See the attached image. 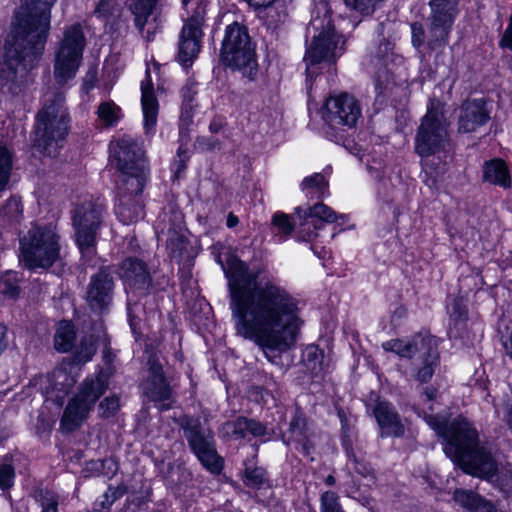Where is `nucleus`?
<instances>
[{
    "label": "nucleus",
    "instance_id": "obj_1",
    "mask_svg": "<svg viewBox=\"0 0 512 512\" xmlns=\"http://www.w3.org/2000/svg\"><path fill=\"white\" fill-rule=\"evenodd\" d=\"M221 264L228 280L236 334L253 342L272 364L296 343L303 324L298 300L260 270L230 256Z\"/></svg>",
    "mask_w": 512,
    "mask_h": 512
},
{
    "label": "nucleus",
    "instance_id": "obj_2",
    "mask_svg": "<svg viewBox=\"0 0 512 512\" xmlns=\"http://www.w3.org/2000/svg\"><path fill=\"white\" fill-rule=\"evenodd\" d=\"M436 391L427 388L421 395V401L427 403L428 410H435L432 400ZM427 424L445 440V454L461 469L470 475L486 478L496 484L502 491L512 494V465H507L498 472V468L485 447L478 444L476 429L464 418L455 419L448 426L445 418L428 413L425 407L418 411Z\"/></svg>",
    "mask_w": 512,
    "mask_h": 512
},
{
    "label": "nucleus",
    "instance_id": "obj_3",
    "mask_svg": "<svg viewBox=\"0 0 512 512\" xmlns=\"http://www.w3.org/2000/svg\"><path fill=\"white\" fill-rule=\"evenodd\" d=\"M49 0H25L5 39L0 60V89L17 93L27 68L43 52L50 24Z\"/></svg>",
    "mask_w": 512,
    "mask_h": 512
},
{
    "label": "nucleus",
    "instance_id": "obj_4",
    "mask_svg": "<svg viewBox=\"0 0 512 512\" xmlns=\"http://www.w3.org/2000/svg\"><path fill=\"white\" fill-rule=\"evenodd\" d=\"M306 43L304 61L307 77L313 76L315 65L332 63L343 54V36L335 31L325 1L318 3L312 12V19L306 29Z\"/></svg>",
    "mask_w": 512,
    "mask_h": 512
},
{
    "label": "nucleus",
    "instance_id": "obj_5",
    "mask_svg": "<svg viewBox=\"0 0 512 512\" xmlns=\"http://www.w3.org/2000/svg\"><path fill=\"white\" fill-rule=\"evenodd\" d=\"M110 161L121 174L119 183L125 190L141 193L147 181L148 170L144 153L137 141L128 135L110 142Z\"/></svg>",
    "mask_w": 512,
    "mask_h": 512
},
{
    "label": "nucleus",
    "instance_id": "obj_6",
    "mask_svg": "<svg viewBox=\"0 0 512 512\" xmlns=\"http://www.w3.org/2000/svg\"><path fill=\"white\" fill-rule=\"evenodd\" d=\"M449 125L444 104L436 98H430L427 111L417 128L414 148L421 157H428L444 151L449 145Z\"/></svg>",
    "mask_w": 512,
    "mask_h": 512
},
{
    "label": "nucleus",
    "instance_id": "obj_7",
    "mask_svg": "<svg viewBox=\"0 0 512 512\" xmlns=\"http://www.w3.org/2000/svg\"><path fill=\"white\" fill-rule=\"evenodd\" d=\"M20 252L28 269L49 268L60 258L59 236L51 227L32 225L20 237Z\"/></svg>",
    "mask_w": 512,
    "mask_h": 512
},
{
    "label": "nucleus",
    "instance_id": "obj_8",
    "mask_svg": "<svg viewBox=\"0 0 512 512\" xmlns=\"http://www.w3.org/2000/svg\"><path fill=\"white\" fill-rule=\"evenodd\" d=\"M221 59L227 66L241 71L250 80L255 78L257 61L246 27L237 22L226 27Z\"/></svg>",
    "mask_w": 512,
    "mask_h": 512
},
{
    "label": "nucleus",
    "instance_id": "obj_9",
    "mask_svg": "<svg viewBox=\"0 0 512 512\" xmlns=\"http://www.w3.org/2000/svg\"><path fill=\"white\" fill-rule=\"evenodd\" d=\"M63 102L62 95L55 96L52 103L46 105L37 116L38 145L50 156L56 154L69 132L70 119Z\"/></svg>",
    "mask_w": 512,
    "mask_h": 512
},
{
    "label": "nucleus",
    "instance_id": "obj_10",
    "mask_svg": "<svg viewBox=\"0 0 512 512\" xmlns=\"http://www.w3.org/2000/svg\"><path fill=\"white\" fill-rule=\"evenodd\" d=\"M187 13L179 36L178 60L185 66H191L197 57L203 36L202 26L205 20L206 3L204 0H181Z\"/></svg>",
    "mask_w": 512,
    "mask_h": 512
},
{
    "label": "nucleus",
    "instance_id": "obj_11",
    "mask_svg": "<svg viewBox=\"0 0 512 512\" xmlns=\"http://www.w3.org/2000/svg\"><path fill=\"white\" fill-rule=\"evenodd\" d=\"M107 388L108 382L104 374L99 373L95 378H87L77 395L69 401L61 419V428L73 431L80 427Z\"/></svg>",
    "mask_w": 512,
    "mask_h": 512
},
{
    "label": "nucleus",
    "instance_id": "obj_12",
    "mask_svg": "<svg viewBox=\"0 0 512 512\" xmlns=\"http://www.w3.org/2000/svg\"><path fill=\"white\" fill-rule=\"evenodd\" d=\"M85 39L80 25H72L65 33L56 51L54 77L58 84H64L75 77L82 61Z\"/></svg>",
    "mask_w": 512,
    "mask_h": 512
},
{
    "label": "nucleus",
    "instance_id": "obj_13",
    "mask_svg": "<svg viewBox=\"0 0 512 512\" xmlns=\"http://www.w3.org/2000/svg\"><path fill=\"white\" fill-rule=\"evenodd\" d=\"M104 205L92 199L79 205L73 215V224L76 229V242L83 255L92 252L96 231L101 224Z\"/></svg>",
    "mask_w": 512,
    "mask_h": 512
},
{
    "label": "nucleus",
    "instance_id": "obj_14",
    "mask_svg": "<svg viewBox=\"0 0 512 512\" xmlns=\"http://www.w3.org/2000/svg\"><path fill=\"white\" fill-rule=\"evenodd\" d=\"M428 45L434 49L448 41L455 18L459 12V0H431Z\"/></svg>",
    "mask_w": 512,
    "mask_h": 512
},
{
    "label": "nucleus",
    "instance_id": "obj_15",
    "mask_svg": "<svg viewBox=\"0 0 512 512\" xmlns=\"http://www.w3.org/2000/svg\"><path fill=\"white\" fill-rule=\"evenodd\" d=\"M323 117L332 127L352 128L361 117V108L355 97L348 93L332 95L325 102Z\"/></svg>",
    "mask_w": 512,
    "mask_h": 512
},
{
    "label": "nucleus",
    "instance_id": "obj_16",
    "mask_svg": "<svg viewBox=\"0 0 512 512\" xmlns=\"http://www.w3.org/2000/svg\"><path fill=\"white\" fill-rule=\"evenodd\" d=\"M185 436L201 464L210 472L219 473L223 468V461L216 452L210 431L200 430L196 426L187 427Z\"/></svg>",
    "mask_w": 512,
    "mask_h": 512
},
{
    "label": "nucleus",
    "instance_id": "obj_17",
    "mask_svg": "<svg viewBox=\"0 0 512 512\" xmlns=\"http://www.w3.org/2000/svg\"><path fill=\"white\" fill-rule=\"evenodd\" d=\"M491 110V103L483 98L464 102L460 108L458 131L460 133L475 132L489 121Z\"/></svg>",
    "mask_w": 512,
    "mask_h": 512
},
{
    "label": "nucleus",
    "instance_id": "obj_18",
    "mask_svg": "<svg viewBox=\"0 0 512 512\" xmlns=\"http://www.w3.org/2000/svg\"><path fill=\"white\" fill-rule=\"evenodd\" d=\"M72 363L63 364L47 376L40 377V388L47 398L61 404L65 395L73 387L75 378L71 375Z\"/></svg>",
    "mask_w": 512,
    "mask_h": 512
},
{
    "label": "nucleus",
    "instance_id": "obj_19",
    "mask_svg": "<svg viewBox=\"0 0 512 512\" xmlns=\"http://www.w3.org/2000/svg\"><path fill=\"white\" fill-rule=\"evenodd\" d=\"M149 375L143 383V392L146 397L155 402L161 408H167L165 403L171 398V388L166 382L162 366L157 359L151 358L148 360Z\"/></svg>",
    "mask_w": 512,
    "mask_h": 512
},
{
    "label": "nucleus",
    "instance_id": "obj_20",
    "mask_svg": "<svg viewBox=\"0 0 512 512\" xmlns=\"http://www.w3.org/2000/svg\"><path fill=\"white\" fill-rule=\"evenodd\" d=\"M295 212L299 220V233L303 234L305 240L315 236L314 230L319 228L318 221L333 223L338 219L337 213L323 203H317L308 209L296 208Z\"/></svg>",
    "mask_w": 512,
    "mask_h": 512
},
{
    "label": "nucleus",
    "instance_id": "obj_21",
    "mask_svg": "<svg viewBox=\"0 0 512 512\" xmlns=\"http://www.w3.org/2000/svg\"><path fill=\"white\" fill-rule=\"evenodd\" d=\"M141 107L145 133L153 135L158 120L159 103L154 94L148 70L146 71V79L141 82Z\"/></svg>",
    "mask_w": 512,
    "mask_h": 512
},
{
    "label": "nucleus",
    "instance_id": "obj_22",
    "mask_svg": "<svg viewBox=\"0 0 512 512\" xmlns=\"http://www.w3.org/2000/svg\"><path fill=\"white\" fill-rule=\"evenodd\" d=\"M373 414L380 427L382 437H401L404 435L405 426L390 403L379 401L373 409Z\"/></svg>",
    "mask_w": 512,
    "mask_h": 512
},
{
    "label": "nucleus",
    "instance_id": "obj_23",
    "mask_svg": "<svg viewBox=\"0 0 512 512\" xmlns=\"http://www.w3.org/2000/svg\"><path fill=\"white\" fill-rule=\"evenodd\" d=\"M112 279L105 271L92 277L87 291V302L92 310L103 311L111 302Z\"/></svg>",
    "mask_w": 512,
    "mask_h": 512
},
{
    "label": "nucleus",
    "instance_id": "obj_24",
    "mask_svg": "<svg viewBox=\"0 0 512 512\" xmlns=\"http://www.w3.org/2000/svg\"><path fill=\"white\" fill-rule=\"evenodd\" d=\"M119 200L116 204V214L121 222L126 225L137 222L143 218V205L137 198L140 193L125 190L123 183H118Z\"/></svg>",
    "mask_w": 512,
    "mask_h": 512
},
{
    "label": "nucleus",
    "instance_id": "obj_25",
    "mask_svg": "<svg viewBox=\"0 0 512 512\" xmlns=\"http://www.w3.org/2000/svg\"><path fill=\"white\" fill-rule=\"evenodd\" d=\"M120 276L125 286L130 289H146L150 283L146 265L137 259L124 260L120 267Z\"/></svg>",
    "mask_w": 512,
    "mask_h": 512
},
{
    "label": "nucleus",
    "instance_id": "obj_26",
    "mask_svg": "<svg viewBox=\"0 0 512 512\" xmlns=\"http://www.w3.org/2000/svg\"><path fill=\"white\" fill-rule=\"evenodd\" d=\"M265 19L269 26H277L288 16L287 0H245Z\"/></svg>",
    "mask_w": 512,
    "mask_h": 512
},
{
    "label": "nucleus",
    "instance_id": "obj_27",
    "mask_svg": "<svg viewBox=\"0 0 512 512\" xmlns=\"http://www.w3.org/2000/svg\"><path fill=\"white\" fill-rule=\"evenodd\" d=\"M157 2L158 0H129V8L134 15L135 25L148 41L153 39L155 30L148 29L145 33V27L149 23L150 17L153 16V20H157Z\"/></svg>",
    "mask_w": 512,
    "mask_h": 512
},
{
    "label": "nucleus",
    "instance_id": "obj_28",
    "mask_svg": "<svg viewBox=\"0 0 512 512\" xmlns=\"http://www.w3.org/2000/svg\"><path fill=\"white\" fill-rule=\"evenodd\" d=\"M483 179L505 189L511 186L509 169L506 163L500 159H493L485 163Z\"/></svg>",
    "mask_w": 512,
    "mask_h": 512
},
{
    "label": "nucleus",
    "instance_id": "obj_29",
    "mask_svg": "<svg viewBox=\"0 0 512 512\" xmlns=\"http://www.w3.org/2000/svg\"><path fill=\"white\" fill-rule=\"evenodd\" d=\"M453 498L455 502L470 512H496L490 503L472 491L456 490Z\"/></svg>",
    "mask_w": 512,
    "mask_h": 512
},
{
    "label": "nucleus",
    "instance_id": "obj_30",
    "mask_svg": "<svg viewBox=\"0 0 512 512\" xmlns=\"http://www.w3.org/2000/svg\"><path fill=\"white\" fill-rule=\"evenodd\" d=\"M301 191L310 199L325 198L329 195L328 182L321 173L305 177L300 185Z\"/></svg>",
    "mask_w": 512,
    "mask_h": 512
},
{
    "label": "nucleus",
    "instance_id": "obj_31",
    "mask_svg": "<svg viewBox=\"0 0 512 512\" xmlns=\"http://www.w3.org/2000/svg\"><path fill=\"white\" fill-rule=\"evenodd\" d=\"M423 342L421 338L410 339H391L382 344L386 352H392L402 358H410L417 351L418 342Z\"/></svg>",
    "mask_w": 512,
    "mask_h": 512
},
{
    "label": "nucleus",
    "instance_id": "obj_32",
    "mask_svg": "<svg viewBox=\"0 0 512 512\" xmlns=\"http://www.w3.org/2000/svg\"><path fill=\"white\" fill-rule=\"evenodd\" d=\"M75 340L74 326L69 321H61L56 329L54 345L60 352L69 351Z\"/></svg>",
    "mask_w": 512,
    "mask_h": 512
},
{
    "label": "nucleus",
    "instance_id": "obj_33",
    "mask_svg": "<svg viewBox=\"0 0 512 512\" xmlns=\"http://www.w3.org/2000/svg\"><path fill=\"white\" fill-rule=\"evenodd\" d=\"M96 114L99 121L106 127L117 125L122 118L121 108L110 100L100 103Z\"/></svg>",
    "mask_w": 512,
    "mask_h": 512
},
{
    "label": "nucleus",
    "instance_id": "obj_34",
    "mask_svg": "<svg viewBox=\"0 0 512 512\" xmlns=\"http://www.w3.org/2000/svg\"><path fill=\"white\" fill-rule=\"evenodd\" d=\"M18 282L19 275L17 272H6L0 278V294L4 298H15L19 293Z\"/></svg>",
    "mask_w": 512,
    "mask_h": 512
},
{
    "label": "nucleus",
    "instance_id": "obj_35",
    "mask_svg": "<svg viewBox=\"0 0 512 512\" xmlns=\"http://www.w3.org/2000/svg\"><path fill=\"white\" fill-rule=\"evenodd\" d=\"M12 159L10 152L0 147V191L3 190L9 180L11 171Z\"/></svg>",
    "mask_w": 512,
    "mask_h": 512
},
{
    "label": "nucleus",
    "instance_id": "obj_36",
    "mask_svg": "<svg viewBox=\"0 0 512 512\" xmlns=\"http://www.w3.org/2000/svg\"><path fill=\"white\" fill-rule=\"evenodd\" d=\"M186 247L185 237L182 233L176 230H169L167 240V248L170 250L173 257H180Z\"/></svg>",
    "mask_w": 512,
    "mask_h": 512
},
{
    "label": "nucleus",
    "instance_id": "obj_37",
    "mask_svg": "<svg viewBox=\"0 0 512 512\" xmlns=\"http://www.w3.org/2000/svg\"><path fill=\"white\" fill-rule=\"evenodd\" d=\"M436 352L429 351L427 357L423 360V366L417 372V379L421 382H427L434 373V366L437 362Z\"/></svg>",
    "mask_w": 512,
    "mask_h": 512
},
{
    "label": "nucleus",
    "instance_id": "obj_38",
    "mask_svg": "<svg viewBox=\"0 0 512 512\" xmlns=\"http://www.w3.org/2000/svg\"><path fill=\"white\" fill-rule=\"evenodd\" d=\"M296 219L298 218L296 217ZM273 224L280 233L287 236L293 231L296 224L299 225V220L292 223L289 215L277 212L273 216Z\"/></svg>",
    "mask_w": 512,
    "mask_h": 512
},
{
    "label": "nucleus",
    "instance_id": "obj_39",
    "mask_svg": "<svg viewBox=\"0 0 512 512\" xmlns=\"http://www.w3.org/2000/svg\"><path fill=\"white\" fill-rule=\"evenodd\" d=\"M249 420L246 418H238L234 422H227L224 426L226 432L234 438H244L248 435Z\"/></svg>",
    "mask_w": 512,
    "mask_h": 512
},
{
    "label": "nucleus",
    "instance_id": "obj_40",
    "mask_svg": "<svg viewBox=\"0 0 512 512\" xmlns=\"http://www.w3.org/2000/svg\"><path fill=\"white\" fill-rule=\"evenodd\" d=\"M118 11L114 0H100L95 7L94 15L103 20H109Z\"/></svg>",
    "mask_w": 512,
    "mask_h": 512
},
{
    "label": "nucleus",
    "instance_id": "obj_41",
    "mask_svg": "<svg viewBox=\"0 0 512 512\" xmlns=\"http://www.w3.org/2000/svg\"><path fill=\"white\" fill-rule=\"evenodd\" d=\"M266 480V472L263 468H248L245 472V484L251 487H260Z\"/></svg>",
    "mask_w": 512,
    "mask_h": 512
},
{
    "label": "nucleus",
    "instance_id": "obj_42",
    "mask_svg": "<svg viewBox=\"0 0 512 512\" xmlns=\"http://www.w3.org/2000/svg\"><path fill=\"white\" fill-rule=\"evenodd\" d=\"M321 512H344L336 493L327 491L321 497Z\"/></svg>",
    "mask_w": 512,
    "mask_h": 512
},
{
    "label": "nucleus",
    "instance_id": "obj_43",
    "mask_svg": "<svg viewBox=\"0 0 512 512\" xmlns=\"http://www.w3.org/2000/svg\"><path fill=\"white\" fill-rule=\"evenodd\" d=\"M119 496L120 493L117 489L108 488V490L95 501L94 510L100 512L104 509H108Z\"/></svg>",
    "mask_w": 512,
    "mask_h": 512
},
{
    "label": "nucleus",
    "instance_id": "obj_44",
    "mask_svg": "<svg viewBox=\"0 0 512 512\" xmlns=\"http://www.w3.org/2000/svg\"><path fill=\"white\" fill-rule=\"evenodd\" d=\"M120 408L119 398L116 396L106 397L99 404V412L102 417L113 416Z\"/></svg>",
    "mask_w": 512,
    "mask_h": 512
},
{
    "label": "nucleus",
    "instance_id": "obj_45",
    "mask_svg": "<svg viewBox=\"0 0 512 512\" xmlns=\"http://www.w3.org/2000/svg\"><path fill=\"white\" fill-rule=\"evenodd\" d=\"M96 352V343L93 339L82 343L79 351L76 354V360L78 363H86L91 360L92 356Z\"/></svg>",
    "mask_w": 512,
    "mask_h": 512
},
{
    "label": "nucleus",
    "instance_id": "obj_46",
    "mask_svg": "<svg viewBox=\"0 0 512 512\" xmlns=\"http://www.w3.org/2000/svg\"><path fill=\"white\" fill-rule=\"evenodd\" d=\"M14 480V469L9 464L0 465V487L8 489L12 486Z\"/></svg>",
    "mask_w": 512,
    "mask_h": 512
},
{
    "label": "nucleus",
    "instance_id": "obj_47",
    "mask_svg": "<svg viewBox=\"0 0 512 512\" xmlns=\"http://www.w3.org/2000/svg\"><path fill=\"white\" fill-rule=\"evenodd\" d=\"M91 464L93 466H95L97 469L99 467H102L103 469H107V471L104 472V475L107 477H112L116 473L117 468H118L116 461L112 458L105 459L100 462H98V461L92 462Z\"/></svg>",
    "mask_w": 512,
    "mask_h": 512
},
{
    "label": "nucleus",
    "instance_id": "obj_48",
    "mask_svg": "<svg viewBox=\"0 0 512 512\" xmlns=\"http://www.w3.org/2000/svg\"><path fill=\"white\" fill-rule=\"evenodd\" d=\"M412 43L415 47H419L424 43L425 32L422 24H411Z\"/></svg>",
    "mask_w": 512,
    "mask_h": 512
},
{
    "label": "nucleus",
    "instance_id": "obj_49",
    "mask_svg": "<svg viewBox=\"0 0 512 512\" xmlns=\"http://www.w3.org/2000/svg\"><path fill=\"white\" fill-rule=\"evenodd\" d=\"M500 46L512 51V13L509 19V23L500 40Z\"/></svg>",
    "mask_w": 512,
    "mask_h": 512
},
{
    "label": "nucleus",
    "instance_id": "obj_50",
    "mask_svg": "<svg viewBox=\"0 0 512 512\" xmlns=\"http://www.w3.org/2000/svg\"><path fill=\"white\" fill-rule=\"evenodd\" d=\"M5 209L8 210L7 214L10 216V217H16L18 216L21 212H22V206H21V202L19 199L17 198H11Z\"/></svg>",
    "mask_w": 512,
    "mask_h": 512
},
{
    "label": "nucleus",
    "instance_id": "obj_51",
    "mask_svg": "<svg viewBox=\"0 0 512 512\" xmlns=\"http://www.w3.org/2000/svg\"><path fill=\"white\" fill-rule=\"evenodd\" d=\"M247 429L248 434H252L253 436H261L265 433V427L261 423L253 420H249Z\"/></svg>",
    "mask_w": 512,
    "mask_h": 512
},
{
    "label": "nucleus",
    "instance_id": "obj_52",
    "mask_svg": "<svg viewBox=\"0 0 512 512\" xmlns=\"http://www.w3.org/2000/svg\"><path fill=\"white\" fill-rule=\"evenodd\" d=\"M350 460L353 462L354 469L361 475L366 476L369 473V468L366 464L359 462L355 456H349Z\"/></svg>",
    "mask_w": 512,
    "mask_h": 512
},
{
    "label": "nucleus",
    "instance_id": "obj_53",
    "mask_svg": "<svg viewBox=\"0 0 512 512\" xmlns=\"http://www.w3.org/2000/svg\"><path fill=\"white\" fill-rule=\"evenodd\" d=\"M465 314L466 310L462 309L458 302H455L452 305L451 316H453L455 320L462 319L465 316Z\"/></svg>",
    "mask_w": 512,
    "mask_h": 512
},
{
    "label": "nucleus",
    "instance_id": "obj_54",
    "mask_svg": "<svg viewBox=\"0 0 512 512\" xmlns=\"http://www.w3.org/2000/svg\"><path fill=\"white\" fill-rule=\"evenodd\" d=\"M5 336H6V327L4 325L0 324V354L6 347Z\"/></svg>",
    "mask_w": 512,
    "mask_h": 512
},
{
    "label": "nucleus",
    "instance_id": "obj_55",
    "mask_svg": "<svg viewBox=\"0 0 512 512\" xmlns=\"http://www.w3.org/2000/svg\"><path fill=\"white\" fill-rule=\"evenodd\" d=\"M41 512H58L57 502L52 500L46 506L43 507Z\"/></svg>",
    "mask_w": 512,
    "mask_h": 512
},
{
    "label": "nucleus",
    "instance_id": "obj_56",
    "mask_svg": "<svg viewBox=\"0 0 512 512\" xmlns=\"http://www.w3.org/2000/svg\"><path fill=\"white\" fill-rule=\"evenodd\" d=\"M238 224V218L233 214H229L227 218V226L232 228Z\"/></svg>",
    "mask_w": 512,
    "mask_h": 512
},
{
    "label": "nucleus",
    "instance_id": "obj_57",
    "mask_svg": "<svg viewBox=\"0 0 512 512\" xmlns=\"http://www.w3.org/2000/svg\"><path fill=\"white\" fill-rule=\"evenodd\" d=\"M306 352H307V355H308L309 357H311V356H313V357H317V355H318V349H317V348H315V347H310V348H308Z\"/></svg>",
    "mask_w": 512,
    "mask_h": 512
},
{
    "label": "nucleus",
    "instance_id": "obj_58",
    "mask_svg": "<svg viewBox=\"0 0 512 512\" xmlns=\"http://www.w3.org/2000/svg\"><path fill=\"white\" fill-rule=\"evenodd\" d=\"M326 484L328 485H334L335 484V478L332 475L327 476L325 480Z\"/></svg>",
    "mask_w": 512,
    "mask_h": 512
},
{
    "label": "nucleus",
    "instance_id": "obj_59",
    "mask_svg": "<svg viewBox=\"0 0 512 512\" xmlns=\"http://www.w3.org/2000/svg\"><path fill=\"white\" fill-rule=\"evenodd\" d=\"M180 153H181V147L178 148V155L180 156Z\"/></svg>",
    "mask_w": 512,
    "mask_h": 512
}]
</instances>
